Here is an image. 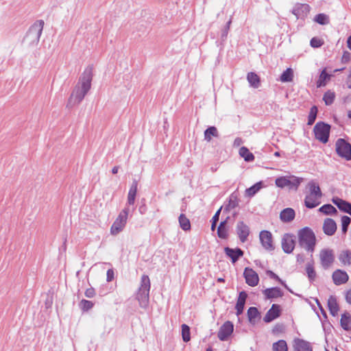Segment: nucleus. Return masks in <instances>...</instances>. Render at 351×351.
I'll return each mask as SVG.
<instances>
[{
	"label": "nucleus",
	"mask_w": 351,
	"mask_h": 351,
	"mask_svg": "<svg viewBox=\"0 0 351 351\" xmlns=\"http://www.w3.org/2000/svg\"><path fill=\"white\" fill-rule=\"evenodd\" d=\"M343 69H344V68L335 69V72L341 71H343Z\"/></svg>",
	"instance_id": "69168bd1"
},
{
	"label": "nucleus",
	"mask_w": 351,
	"mask_h": 351,
	"mask_svg": "<svg viewBox=\"0 0 351 351\" xmlns=\"http://www.w3.org/2000/svg\"><path fill=\"white\" fill-rule=\"evenodd\" d=\"M339 259L343 265H351V251H342L339 256Z\"/></svg>",
	"instance_id": "c756f323"
},
{
	"label": "nucleus",
	"mask_w": 351,
	"mask_h": 351,
	"mask_svg": "<svg viewBox=\"0 0 351 351\" xmlns=\"http://www.w3.org/2000/svg\"><path fill=\"white\" fill-rule=\"evenodd\" d=\"M106 276H107L106 280L108 282L112 281L114 279V271L112 269H109L107 271Z\"/></svg>",
	"instance_id": "864d4df0"
},
{
	"label": "nucleus",
	"mask_w": 351,
	"mask_h": 351,
	"mask_svg": "<svg viewBox=\"0 0 351 351\" xmlns=\"http://www.w3.org/2000/svg\"><path fill=\"white\" fill-rule=\"evenodd\" d=\"M233 324L230 321H227L220 327L217 337L221 341H226L233 332Z\"/></svg>",
	"instance_id": "f8f14e48"
},
{
	"label": "nucleus",
	"mask_w": 351,
	"mask_h": 351,
	"mask_svg": "<svg viewBox=\"0 0 351 351\" xmlns=\"http://www.w3.org/2000/svg\"><path fill=\"white\" fill-rule=\"evenodd\" d=\"M300 260H301V261H303L302 260V257L300 254H298V256H297V261H300Z\"/></svg>",
	"instance_id": "0e129e2a"
},
{
	"label": "nucleus",
	"mask_w": 351,
	"mask_h": 351,
	"mask_svg": "<svg viewBox=\"0 0 351 351\" xmlns=\"http://www.w3.org/2000/svg\"><path fill=\"white\" fill-rule=\"evenodd\" d=\"M348 78L351 79V68H350V73H349V75H348Z\"/></svg>",
	"instance_id": "774afa93"
},
{
	"label": "nucleus",
	"mask_w": 351,
	"mask_h": 351,
	"mask_svg": "<svg viewBox=\"0 0 351 351\" xmlns=\"http://www.w3.org/2000/svg\"><path fill=\"white\" fill-rule=\"evenodd\" d=\"M217 222V221H213V222H212V225H211V230H212L213 231V230H215V229Z\"/></svg>",
	"instance_id": "e2e57ef3"
},
{
	"label": "nucleus",
	"mask_w": 351,
	"mask_h": 351,
	"mask_svg": "<svg viewBox=\"0 0 351 351\" xmlns=\"http://www.w3.org/2000/svg\"><path fill=\"white\" fill-rule=\"evenodd\" d=\"M299 245L308 252H313L315 250L316 239L313 230L305 227L298 232Z\"/></svg>",
	"instance_id": "7ed1b4c3"
},
{
	"label": "nucleus",
	"mask_w": 351,
	"mask_h": 351,
	"mask_svg": "<svg viewBox=\"0 0 351 351\" xmlns=\"http://www.w3.org/2000/svg\"><path fill=\"white\" fill-rule=\"evenodd\" d=\"M221 210V208H219V209L216 212V213L215 214V215L213 217V219H212V220H213V221H219V215H220Z\"/></svg>",
	"instance_id": "bf43d9fd"
},
{
	"label": "nucleus",
	"mask_w": 351,
	"mask_h": 351,
	"mask_svg": "<svg viewBox=\"0 0 351 351\" xmlns=\"http://www.w3.org/2000/svg\"><path fill=\"white\" fill-rule=\"evenodd\" d=\"M350 60V53L348 51H345L341 58V62L343 63H347Z\"/></svg>",
	"instance_id": "5fc2aeb1"
},
{
	"label": "nucleus",
	"mask_w": 351,
	"mask_h": 351,
	"mask_svg": "<svg viewBox=\"0 0 351 351\" xmlns=\"http://www.w3.org/2000/svg\"><path fill=\"white\" fill-rule=\"evenodd\" d=\"M95 295V291L93 288H88L85 291V296L88 298H92Z\"/></svg>",
	"instance_id": "603ef678"
},
{
	"label": "nucleus",
	"mask_w": 351,
	"mask_h": 351,
	"mask_svg": "<svg viewBox=\"0 0 351 351\" xmlns=\"http://www.w3.org/2000/svg\"><path fill=\"white\" fill-rule=\"evenodd\" d=\"M308 193L305 196V206L308 208H313L320 204L322 193L319 184L314 180L310 181L306 186Z\"/></svg>",
	"instance_id": "f03ea898"
},
{
	"label": "nucleus",
	"mask_w": 351,
	"mask_h": 351,
	"mask_svg": "<svg viewBox=\"0 0 351 351\" xmlns=\"http://www.w3.org/2000/svg\"><path fill=\"white\" fill-rule=\"evenodd\" d=\"M268 273L269 274V276L271 278L278 280L286 289H287L289 291H291V290L289 289V287L287 286V285L276 274H274V272H272L271 271H268Z\"/></svg>",
	"instance_id": "8fccbe9b"
},
{
	"label": "nucleus",
	"mask_w": 351,
	"mask_h": 351,
	"mask_svg": "<svg viewBox=\"0 0 351 351\" xmlns=\"http://www.w3.org/2000/svg\"><path fill=\"white\" fill-rule=\"evenodd\" d=\"M280 315V306L278 304H273L271 308L267 312L265 315L263 320L264 322L269 323L275 319L278 318Z\"/></svg>",
	"instance_id": "dca6fc26"
},
{
	"label": "nucleus",
	"mask_w": 351,
	"mask_h": 351,
	"mask_svg": "<svg viewBox=\"0 0 351 351\" xmlns=\"http://www.w3.org/2000/svg\"><path fill=\"white\" fill-rule=\"evenodd\" d=\"M335 97V95L333 92L327 91L324 95L323 100L326 105H330L333 103Z\"/></svg>",
	"instance_id": "a18cd8bd"
},
{
	"label": "nucleus",
	"mask_w": 351,
	"mask_h": 351,
	"mask_svg": "<svg viewBox=\"0 0 351 351\" xmlns=\"http://www.w3.org/2000/svg\"><path fill=\"white\" fill-rule=\"evenodd\" d=\"M317 113V108L315 106L311 107L310 113L308 117V125H312L316 119Z\"/></svg>",
	"instance_id": "c03bdc74"
},
{
	"label": "nucleus",
	"mask_w": 351,
	"mask_h": 351,
	"mask_svg": "<svg viewBox=\"0 0 351 351\" xmlns=\"http://www.w3.org/2000/svg\"><path fill=\"white\" fill-rule=\"evenodd\" d=\"M130 213V208L125 207L119 214L115 221L112 223L110 228V234L112 235H117L121 232L125 228L128 217Z\"/></svg>",
	"instance_id": "39448f33"
},
{
	"label": "nucleus",
	"mask_w": 351,
	"mask_h": 351,
	"mask_svg": "<svg viewBox=\"0 0 351 351\" xmlns=\"http://www.w3.org/2000/svg\"><path fill=\"white\" fill-rule=\"evenodd\" d=\"M231 22H232V21H231V20H230V21L227 23V24H226V27H225V29H224V31H223V34H222V36H227L228 32V30H229V29H230V24H231Z\"/></svg>",
	"instance_id": "4d7b16f0"
},
{
	"label": "nucleus",
	"mask_w": 351,
	"mask_h": 351,
	"mask_svg": "<svg viewBox=\"0 0 351 351\" xmlns=\"http://www.w3.org/2000/svg\"><path fill=\"white\" fill-rule=\"evenodd\" d=\"M293 71L291 68L287 69L280 75V80L282 82H290L293 80Z\"/></svg>",
	"instance_id": "72a5a7b5"
},
{
	"label": "nucleus",
	"mask_w": 351,
	"mask_h": 351,
	"mask_svg": "<svg viewBox=\"0 0 351 351\" xmlns=\"http://www.w3.org/2000/svg\"><path fill=\"white\" fill-rule=\"evenodd\" d=\"M340 322L341 327L344 330H349L351 329V316L348 313H344L341 315Z\"/></svg>",
	"instance_id": "7c9ffc66"
},
{
	"label": "nucleus",
	"mask_w": 351,
	"mask_h": 351,
	"mask_svg": "<svg viewBox=\"0 0 351 351\" xmlns=\"http://www.w3.org/2000/svg\"><path fill=\"white\" fill-rule=\"evenodd\" d=\"M226 254L231 258L233 263L243 255V252L240 248L232 249L228 247L224 248Z\"/></svg>",
	"instance_id": "412c9836"
},
{
	"label": "nucleus",
	"mask_w": 351,
	"mask_h": 351,
	"mask_svg": "<svg viewBox=\"0 0 351 351\" xmlns=\"http://www.w3.org/2000/svg\"><path fill=\"white\" fill-rule=\"evenodd\" d=\"M264 294L267 298H277L282 297L283 293L280 288L273 287L264 291Z\"/></svg>",
	"instance_id": "bb28decb"
},
{
	"label": "nucleus",
	"mask_w": 351,
	"mask_h": 351,
	"mask_svg": "<svg viewBox=\"0 0 351 351\" xmlns=\"http://www.w3.org/2000/svg\"><path fill=\"white\" fill-rule=\"evenodd\" d=\"M295 237L291 234H285L281 240V245L283 251L287 254L291 253L295 247Z\"/></svg>",
	"instance_id": "9b49d317"
},
{
	"label": "nucleus",
	"mask_w": 351,
	"mask_h": 351,
	"mask_svg": "<svg viewBox=\"0 0 351 351\" xmlns=\"http://www.w3.org/2000/svg\"><path fill=\"white\" fill-rule=\"evenodd\" d=\"M332 202L339 208V210L347 213L351 215V204L343 200L339 197H334Z\"/></svg>",
	"instance_id": "4be33fe9"
},
{
	"label": "nucleus",
	"mask_w": 351,
	"mask_h": 351,
	"mask_svg": "<svg viewBox=\"0 0 351 351\" xmlns=\"http://www.w3.org/2000/svg\"><path fill=\"white\" fill-rule=\"evenodd\" d=\"M236 231L239 240L242 243L245 242L250 234V228L248 226L242 221H239L236 226Z\"/></svg>",
	"instance_id": "2eb2a0df"
},
{
	"label": "nucleus",
	"mask_w": 351,
	"mask_h": 351,
	"mask_svg": "<svg viewBox=\"0 0 351 351\" xmlns=\"http://www.w3.org/2000/svg\"><path fill=\"white\" fill-rule=\"evenodd\" d=\"M246 283L251 287L256 286L259 281L257 273L252 269L246 267L243 272Z\"/></svg>",
	"instance_id": "4468645a"
},
{
	"label": "nucleus",
	"mask_w": 351,
	"mask_h": 351,
	"mask_svg": "<svg viewBox=\"0 0 351 351\" xmlns=\"http://www.w3.org/2000/svg\"><path fill=\"white\" fill-rule=\"evenodd\" d=\"M328 307L330 314L332 316H336L339 312V305L337 302V299L335 296L330 295L328 300Z\"/></svg>",
	"instance_id": "393cba45"
},
{
	"label": "nucleus",
	"mask_w": 351,
	"mask_h": 351,
	"mask_svg": "<svg viewBox=\"0 0 351 351\" xmlns=\"http://www.w3.org/2000/svg\"><path fill=\"white\" fill-rule=\"evenodd\" d=\"M212 136H218V132L215 127L211 126L207 128L204 132V139L210 142Z\"/></svg>",
	"instance_id": "c9c22d12"
},
{
	"label": "nucleus",
	"mask_w": 351,
	"mask_h": 351,
	"mask_svg": "<svg viewBox=\"0 0 351 351\" xmlns=\"http://www.w3.org/2000/svg\"><path fill=\"white\" fill-rule=\"evenodd\" d=\"M293 347V351H313L311 343L301 339H295Z\"/></svg>",
	"instance_id": "a211bd4d"
},
{
	"label": "nucleus",
	"mask_w": 351,
	"mask_h": 351,
	"mask_svg": "<svg viewBox=\"0 0 351 351\" xmlns=\"http://www.w3.org/2000/svg\"><path fill=\"white\" fill-rule=\"evenodd\" d=\"M239 155L244 158L246 162H251L254 160V156L245 147H242L239 149Z\"/></svg>",
	"instance_id": "2f4dec72"
},
{
	"label": "nucleus",
	"mask_w": 351,
	"mask_h": 351,
	"mask_svg": "<svg viewBox=\"0 0 351 351\" xmlns=\"http://www.w3.org/2000/svg\"><path fill=\"white\" fill-rule=\"evenodd\" d=\"M179 223L181 228L184 230H189L191 228L189 219L183 214H181L179 217Z\"/></svg>",
	"instance_id": "58836bf2"
},
{
	"label": "nucleus",
	"mask_w": 351,
	"mask_h": 351,
	"mask_svg": "<svg viewBox=\"0 0 351 351\" xmlns=\"http://www.w3.org/2000/svg\"><path fill=\"white\" fill-rule=\"evenodd\" d=\"M348 116L350 119H351V110L348 111Z\"/></svg>",
	"instance_id": "338daca9"
},
{
	"label": "nucleus",
	"mask_w": 351,
	"mask_h": 351,
	"mask_svg": "<svg viewBox=\"0 0 351 351\" xmlns=\"http://www.w3.org/2000/svg\"><path fill=\"white\" fill-rule=\"evenodd\" d=\"M118 170H119V167H118V166H115V167H114L112 168V173L113 174H116V173H117Z\"/></svg>",
	"instance_id": "052dcab7"
},
{
	"label": "nucleus",
	"mask_w": 351,
	"mask_h": 351,
	"mask_svg": "<svg viewBox=\"0 0 351 351\" xmlns=\"http://www.w3.org/2000/svg\"><path fill=\"white\" fill-rule=\"evenodd\" d=\"M330 75L326 73V69H324L319 75V79L317 82V86L322 87L326 86V81L330 79Z\"/></svg>",
	"instance_id": "e433bc0d"
},
{
	"label": "nucleus",
	"mask_w": 351,
	"mask_h": 351,
	"mask_svg": "<svg viewBox=\"0 0 351 351\" xmlns=\"http://www.w3.org/2000/svg\"><path fill=\"white\" fill-rule=\"evenodd\" d=\"M237 200H236V197L234 196L233 195H231V197L230 199V201H229V204H228V208H235L237 206Z\"/></svg>",
	"instance_id": "3c124183"
},
{
	"label": "nucleus",
	"mask_w": 351,
	"mask_h": 351,
	"mask_svg": "<svg viewBox=\"0 0 351 351\" xmlns=\"http://www.w3.org/2000/svg\"><path fill=\"white\" fill-rule=\"evenodd\" d=\"M346 300L348 304H351V289L347 291L346 294Z\"/></svg>",
	"instance_id": "13d9d810"
},
{
	"label": "nucleus",
	"mask_w": 351,
	"mask_h": 351,
	"mask_svg": "<svg viewBox=\"0 0 351 351\" xmlns=\"http://www.w3.org/2000/svg\"><path fill=\"white\" fill-rule=\"evenodd\" d=\"M226 221H221L217 228V235L221 239H226L228 237V229L226 228Z\"/></svg>",
	"instance_id": "f704fd0d"
},
{
	"label": "nucleus",
	"mask_w": 351,
	"mask_h": 351,
	"mask_svg": "<svg viewBox=\"0 0 351 351\" xmlns=\"http://www.w3.org/2000/svg\"><path fill=\"white\" fill-rule=\"evenodd\" d=\"M44 27V21L43 20L36 21L29 28L25 40L30 44L34 45L39 42L40 36Z\"/></svg>",
	"instance_id": "423d86ee"
},
{
	"label": "nucleus",
	"mask_w": 351,
	"mask_h": 351,
	"mask_svg": "<svg viewBox=\"0 0 351 351\" xmlns=\"http://www.w3.org/2000/svg\"><path fill=\"white\" fill-rule=\"evenodd\" d=\"M336 151L338 155L347 160L351 159V145L344 139L339 138L336 142Z\"/></svg>",
	"instance_id": "9d476101"
},
{
	"label": "nucleus",
	"mask_w": 351,
	"mask_h": 351,
	"mask_svg": "<svg viewBox=\"0 0 351 351\" xmlns=\"http://www.w3.org/2000/svg\"><path fill=\"white\" fill-rule=\"evenodd\" d=\"M243 143V140L240 137H237L234 139V143H233V145L234 147H239L240 146L241 144Z\"/></svg>",
	"instance_id": "6e6d98bb"
},
{
	"label": "nucleus",
	"mask_w": 351,
	"mask_h": 351,
	"mask_svg": "<svg viewBox=\"0 0 351 351\" xmlns=\"http://www.w3.org/2000/svg\"><path fill=\"white\" fill-rule=\"evenodd\" d=\"M93 66H88L75 85L68 101L67 106L72 108L79 104L84 98L91 87V82L93 80Z\"/></svg>",
	"instance_id": "f257e3e1"
},
{
	"label": "nucleus",
	"mask_w": 351,
	"mask_h": 351,
	"mask_svg": "<svg viewBox=\"0 0 351 351\" xmlns=\"http://www.w3.org/2000/svg\"><path fill=\"white\" fill-rule=\"evenodd\" d=\"M182 337L184 342H188L191 339L190 328L186 324L182 325Z\"/></svg>",
	"instance_id": "79ce46f5"
},
{
	"label": "nucleus",
	"mask_w": 351,
	"mask_h": 351,
	"mask_svg": "<svg viewBox=\"0 0 351 351\" xmlns=\"http://www.w3.org/2000/svg\"><path fill=\"white\" fill-rule=\"evenodd\" d=\"M259 238L263 247L268 251L274 250L272 241V234L270 232L263 230L260 232Z\"/></svg>",
	"instance_id": "ddd939ff"
},
{
	"label": "nucleus",
	"mask_w": 351,
	"mask_h": 351,
	"mask_svg": "<svg viewBox=\"0 0 351 351\" xmlns=\"http://www.w3.org/2000/svg\"><path fill=\"white\" fill-rule=\"evenodd\" d=\"M150 290V280L147 275L141 277V287L138 289L136 299L142 308H146L149 304V295Z\"/></svg>",
	"instance_id": "20e7f679"
},
{
	"label": "nucleus",
	"mask_w": 351,
	"mask_h": 351,
	"mask_svg": "<svg viewBox=\"0 0 351 351\" xmlns=\"http://www.w3.org/2000/svg\"><path fill=\"white\" fill-rule=\"evenodd\" d=\"M247 80L250 86L254 88H258L260 86V77L254 72H250L247 73Z\"/></svg>",
	"instance_id": "cd10ccee"
},
{
	"label": "nucleus",
	"mask_w": 351,
	"mask_h": 351,
	"mask_svg": "<svg viewBox=\"0 0 351 351\" xmlns=\"http://www.w3.org/2000/svg\"><path fill=\"white\" fill-rule=\"evenodd\" d=\"M309 12L310 6L308 4H297L292 10L297 19L304 18Z\"/></svg>",
	"instance_id": "f3484780"
},
{
	"label": "nucleus",
	"mask_w": 351,
	"mask_h": 351,
	"mask_svg": "<svg viewBox=\"0 0 351 351\" xmlns=\"http://www.w3.org/2000/svg\"><path fill=\"white\" fill-rule=\"evenodd\" d=\"M319 210L326 215H331L337 213L336 208L331 204H325L320 207Z\"/></svg>",
	"instance_id": "a19ab883"
},
{
	"label": "nucleus",
	"mask_w": 351,
	"mask_h": 351,
	"mask_svg": "<svg viewBox=\"0 0 351 351\" xmlns=\"http://www.w3.org/2000/svg\"><path fill=\"white\" fill-rule=\"evenodd\" d=\"M273 351H288L287 342L285 340H279L273 343Z\"/></svg>",
	"instance_id": "4c0bfd02"
},
{
	"label": "nucleus",
	"mask_w": 351,
	"mask_h": 351,
	"mask_svg": "<svg viewBox=\"0 0 351 351\" xmlns=\"http://www.w3.org/2000/svg\"><path fill=\"white\" fill-rule=\"evenodd\" d=\"M301 179L295 176H282L276 180V184L280 188L288 187L297 189L300 184Z\"/></svg>",
	"instance_id": "6e6552de"
},
{
	"label": "nucleus",
	"mask_w": 351,
	"mask_h": 351,
	"mask_svg": "<svg viewBox=\"0 0 351 351\" xmlns=\"http://www.w3.org/2000/svg\"><path fill=\"white\" fill-rule=\"evenodd\" d=\"M323 45V42L317 38H313L311 40V45L314 48L319 47Z\"/></svg>",
	"instance_id": "09e8293b"
},
{
	"label": "nucleus",
	"mask_w": 351,
	"mask_h": 351,
	"mask_svg": "<svg viewBox=\"0 0 351 351\" xmlns=\"http://www.w3.org/2000/svg\"><path fill=\"white\" fill-rule=\"evenodd\" d=\"M247 297V295L245 291L240 292L237 304H236V306H235L237 315H239L243 313Z\"/></svg>",
	"instance_id": "5701e85b"
},
{
	"label": "nucleus",
	"mask_w": 351,
	"mask_h": 351,
	"mask_svg": "<svg viewBox=\"0 0 351 351\" xmlns=\"http://www.w3.org/2000/svg\"><path fill=\"white\" fill-rule=\"evenodd\" d=\"M330 126L324 122H317L314 128L313 132L316 139L323 143H326L328 141Z\"/></svg>",
	"instance_id": "0eeeda50"
},
{
	"label": "nucleus",
	"mask_w": 351,
	"mask_h": 351,
	"mask_svg": "<svg viewBox=\"0 0 351 351\" xmlns=\"http://www.w3.org/2000/svg\"><path fill=\"white\" fill-rule=\"evenodd\" d=\"M314 21L320 25H326L329 23V18L326 14L322 13L316 15Z\"/></svg>",
	"instance_id": "37998d69"
},
{
	"label": "nucleus",
	"mask_w": 351,
	"mask_h": 351,
	"mask_svg": "<svg viewBox=\"0 0 351 351\" xmlns=\"http://www.w3.org/2000/svg\"><path fill=\"white\" fill-rule=\"evenodd\" d=\"M319 256L322 267L324 269H329L335 261L333 250L330 249H323L320 251Z\"/></svg>",
	"instance_id": "1a4fd4ad"
},
{
	"label": "nucleus",
	"mask_w": 351,
	"mask_h": 351,
	"mask_svg": "<svg viewBox=\"0 0 351 351\" xmlns=\"http://www.w3.org/2000/svg\"><path fill=\"white\" fill-rule=\"evenodd\" d=\"M263 186L262 182H259L245 190V195L250 197H253Z\"/></svg>",
	"instance_id": "473e14b6"
},
{
	"label": "nucleus",
	"mask_w": 351,
	"mask_h": 351,
	"mask_svg": "<svg viewBox=\"0 0 351 351\" xmlns=\"http://www.w3.org/2000/svg\"><path fill=\"white\" fill-rule=\"evenodd\" d=\"M280 219L284 222H289L295 217V211L291 208H287L281 211Z\"/></svg>",
	"instance_id": "a878e982"
},
{
	"label": "nucleus",
	"mask_w": 351,
	"mask_h": 351,
	"mask_svg": "<svg viewBox=\"0 0 351 351\" xmlns=\"http://www.w3.org/2000/svg\"><path fill=\"white\" fill-rule=\"evenodd\" d=\"M259 313L256 307H250L247 311V316L250 322H255Z\"/></svg>",
	"instance_id": "ea45409f"
},
{
	"label": "nucleus",
	"mask_w": 351,
	"mask_h": 351,
	"mask_svg": "<svg viewBox=\"0 0 351 351\" xmlns=\"http://www.w3.org/2000/svg\"><path fill=\"white\" fill-rule=\"evenodd\" d=\"M137 193V183L134 182L129 190L128 195V200L125 207H128L130 205H134L135 202L136 195Z\"/></svg>",
	"instance_id": "b1692460"
},
{
	"label": "nucleus",
	"mask_w": 351,
	"mask_h": 351,
	"mask_svg": "<svg viewBox=\"0 0 351 351\" xmlns=\"http://www.w3.org/2000/svg\"><path fill=\"white\" fill-rule=\"evenodd\" d=\"M351 222V219L348 216H343L341 217V226L342 232L346 234L348 231V226Z\"/></svg>",
	"instance_id": "49530a36"
},
{
	"label": "nucleus",
	"mask_w": 351,
	"mask_h": 351,
	"mask_svg": "<svg viewBox=\"0 0 351 351\" xmlns=\"http://www.w3.org/2000/svg\"><path fill=\"white\" fill-rule=\"evenodd\" d=\"M347 43L348 48L351 50V36L348 38Z\"/></svg>",
	"instance_id": "680f3d73"
},
{
	"label": "nucleus",
	"mask_w": 351,
	"mask_h": 351,
	"mask_svg": "<svg viewBox=\"0 0 351 351\" xmlns=\"http://www.w3.org/2000/svg\"><path fill=\"white\" fill-rule=\"evenodd\" d=\"M93 303L91 301L82 300L80 302V306L83 311H87L93 308Z\"/></svg>",
	"instance_id": "de8ad7c7"
},
{
	"label": "nucleus",
	"mask_w": 351,
	"mask_h": 351,
	"mask_svg": "<svg viewBox=\"0 0 351 351\" xmlns=\"http://www.w3.org/2000/svg\"><path fill=\"white\" fill-rule=\"evenodd\" d=\"M306 272L308 276V278L310 282H313L317 276L316 271L314 268V263L313 261L308 262L306 265Z\"/></svg>",
	"instance_id": "c85d7f7f"
},
{
	"label": "nucleus",
	"mask_w": 351,
	"mask_h": 351,
	"mask_svg": "<svg viewBox=\"0 0 351 351\" xmlns=\"http://www.w3.org/2000/svg\"><path fill=\"white\" fill-rule=\"evenodd\" d=\"M332 280L336 285H341L345 284L348 280V275L344 271L337 269L332 274Z\"/></svg>",
	"instance_id": "6ab92c4d"
},
{
	"label": "nucleus",
	"mask_w": 351,
	"mask_h": 351,
	"mask_svg": "<svg viewBox=\"0 0 351 351\" xmlns=\"http://www.w3.org/2000/svg\"><path fill=\"white\" fill-rule=\"evenodd\" d=\"M323 230L324 232L328 236L333 235L337 230L335 221L330 218L326 219L323 223Z\"/></svg>",
	"instance_id": "aec40b11"
}]
</instances>
